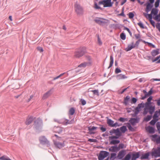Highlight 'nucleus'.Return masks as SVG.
I'll return each instance as SVG.
<instances>
[{
    "label": "nucleus",
    "mask_w": 160,
    "mask_h": 160,
    "mask_svg": "<svg viewBox=\"0 0 160 160\" xmlns=\"http://www.w3.org/2000/svg\"><path fill=\"white\" fill-rule=\"evenodd\" d=\"M151 154L152 157L155 158L160 157V146L157 147L156 148H153L151 152H148L145 154H142L140 158L141 160H144L148 159L149 156Z\"/></svg>",
    "instance_id": "obj_1"
},
{
    "label": "nucleus",
    "mask_w": 160,
    "mask_h": 160,
    "mask_svg": "<svg viewBox=\"0 0 160 160\" xmlns=\"http://www.w3.org/2000/svg\"><path fill=\"white\" fill-rule=\"evenodd\" d=\"M140 156V152H137L133 153L129 152L126 155L122 160H136Z\"/></svg>",
    "instance_id": "obj_2"
},
{
    "label": "nucleus",
    "mask_w": 160,
    "mask_h": 160,
    "mask_svg": "<svg viewBox=\"0 0 160 160\" xmlns=\"http://www.w3.org/2000/svg\"><path fill=\"white\" fill-rule=\"evenodd\" d=\"M42 125V120L41 118H38L34 121L33 128L36 132H40L41 131Z\"/></svg>",
    "instance_id": "obj_3"
},
{
    "label": "nucleus",
    "mask_w": 160,
    "mask_h": 160,
    "mask_svg": "<svg viewBox=\"0 0 160 160\" xmlns=\"http://www.w3.org/2000/svg\"><path fill=\"white\" fill-rule=\"evenodd\" d=\"M86 52V48L85 47H80L76 50L74 53V56L76 58H79L82 56Z\"/></svg>",
    "instance_id": "obj_4"
},
{
    "label": "nucleus",
    "mask_w": 160,
    "mask_h": 160,
    "mask_svg": "<svg viewBox=\"0 0 160 160\" xmlns=\"http://www.w3.org/2000/svg\"><path fill=\"white\" fill-rule=\"evenodd\" d=\"M112 0H103L100 1L98 2L99 5L102 4L104 8L110 7L112 6L113 2L111 1ZM114 1H116L117 0H113Z\"/></svg>",
    "instance_id": "obj_5"
},
{
    "label": "nucleus",
    "mask_w": 160,
    "mask_h": 160,
    "mask_svg": "<svg viewBox=\"0 0 160 160\" xmlns=\"http://www.w3.org/2000/svg\"><path fill=\"white\" fill-rule=\"evenodd\" d=\"M74 8L75 12L79 15H82L83 14L84 10L82 7L76 2L74 4Z\"/></svg>",
    "instance_id": "obj_6"
},
{
    "label": "nucleus",
    "mask_w": 160,
    "mask_h": 160,
    "mask_svg": "<svg viewBox=\"0 0 160 160\" xmlns=\"http://www.w3.org/2000/svg\"><path fill=\"white\" fill-rule=\"evenodd\" d=\"M39 140L40 143L42 145H46L48 147L50 145L49 142L44 136H42L40 137Z\"/></svg>",
    "instance_id": "obj_7"
},
{
    "label": "nucleus",
    "mask_w": 160,
    "mask_h": 160,
    "mask_svg": "<svg viewBox=\"0 0 160 160\" xmlns=\"http://www.w3.org/2000/svg\"><path fill=\"white\" fill-rule=\"evenodd\" d=\"M109 152L104 151H100L98 158L99 160H103L109 155Z\"/></svg>",
    "instance_id": "obj_8"
},
{
    "label": "nucleus",
    "mask_w": 160,
    "mask_h": 160,
    "mask_svg": "<svg viewBox=\"0 0 160 160\" xmlns=\"http://www.w3.org/2000/svg\"><path fill=\"white\" fill-rule=\"evenodd\" d=\"M125 154L126 151L124 150H121L119 152L117 156V160L122 159V160Z\"/></svg>",
    "instance_id": "obj_9"
},
{
    "label": "nucleus",
    "mask_w": 160,
    "mask_h": 160,
    "mask_svg": "<svg viewBox=\"0 0 160 160\" xmlns=\"http://www.w3.org/2000/svg\"><path fill=\"white\" fill-rule=\"evenodd\" d=\"M153 119L149 123L151 125L154 126L155 125L156 122L159 120L158 117L156 113H154L153 116Z\"/></svg>",
    "instance_id": "obj_10"
},
{
    "label": "nucleus",
    "mask_w": 160,
    "mask_h": 160,
    "mask_svg": "<svg viewBox=\"0 0 160 160\" xmlns=\"http://www.w3.org/2000/svg\"><path fill=\"white\" fill-rule=\"evenodd\" d=\"M144 5L146 7L145 11L147 13L149 12L151 10H152L153 7V4H151L148 2H147L146 3L144 4Z\"/></svg>",
    "instance_id": "obj_11"
},
{
    "label": "nucleus",
    "mask_w": 160,
    "mask_h": 160,
    "mask_svg": "<svg viewBox=\"0 0 160 160\" xmlns=\"http://www.w3.org/2000/svg\"><path fill=\"white\" fill-rule=\"evenodd\" d=\"M151 137L152 138V140L155 141L158 144L160 143V136L157 134L152 135Z\"/></svg>",
    "instance_id": "obj_12"
},
{
    "label": "nucleus",
    "mask_w": 160,
    "mask_h": 160,
    "mask_svg": "<svg viewBox=\"0 0 160 160\" xmlns=\"http://www.w3.org/2000/svg\"><path fill=\"white\" fill-rule=\"evenodd\" d=\"M63 128L59 126H54L53 128V130L54 132L60 133L62 132Z\"/></svg>",
    "instance_id": "obj_13"
},
{
    "label": "nucleus",
    "mask_w": 160,
    "mask_h": 160,
    "mask_svg": "<svg viewBox=\"0 0 160 160\" xmlns=\"http://www.w3.org/2000/svg\"><path fill=\"white\" fill-rule=\"evenodd\" d=\"M146 130L150 133H154L155 132V129L154 127L149 126L146 128Z\"/></svg>",
    "instance_id": "obj_14"
},
{
    "label": "nucleus",
    "mask_w": 160,
    "mask_h": 160,
    "mask_svg": "<svg viewBox=\"0 0 160 160\" xmlns=\"http://www.w3.org/2000/svg\"><path fill=\"white\" fill-rule=\"evenodd\" d=\"M144 107V103L142 102L139 104L137 107L135 108V110L138 113L141 111V108Z\"/></svg>",
    "instance_id": "obj_15"
},
{
    "label": "nucleus",
    "mask_w": 160,
    "mask_h": 160,
    "mask_svg": "<svg viewBox=\"0 0 160 160\" xmlns=\"http://www.w3.org/2000/svg\"><path fill=\"white\" fill-rule=\"evenodd\" d=\"M52 90L51 89L44 93L42 97V99L44 100L48 98L52 93Z\"/></svg>",
    "instance_id": "obj_16"
},
{
    "label": "nucleus",
    "mask_w": 160,
    "mask_h": 160,
    "mask_svg": "<svg viewBox=\"0 0 160 160\" xmlns=\"http://www.w3.org/2000/svg\"><path fill=\"white\" fill-rule=\"evenodd\" d=\"M100 19L105 20V19H104L102 18H99L98 19H95L94 21L96 23L100 25H103L104 24L106 23V22L104 21H102Z\"/></svg>",
    "instance_id": "obj_17"
},
{
    "label": "nucleus",
    "mask_w": 160,
    "mask_h": 160,
    "mask_svg": "<svg viewBox=\"0 0 160 160\" xmlns=\"http://www.w3.org/2000/svg\"><path fill=\"white\" fill-rule=\"evenodd\" d=\"M139 118H132L129 120V122L132 125H133L135 123H138L139 122Z\"/></svg>",
    "instance_id": "obj_18"
},
{
    "label": "nucleus",
    "mask_w": 160,
    "mask_h": 160,
    "mask_svg": "<svg viewBox=\"0 0 160 160\" xmlns=\"http://www.w3.org/2000/svg\"><path fill=\"white\" fill-rule=\"evenodd\" d=\"M160 49L157 48L155 50H153L151 52L152 55L153 57H155L158 55L159 53V51Z\"/></svg>",
    "instance_id": "obj_19"
},
{
    "label": "nucleus",
    "mask_w": 160,
    "mask_h": 160,
    "mask_svg": "<svg viewBox=\"0 0 160 160\" xmlns=\"http://www.w3.org/2000/svg\"><path fill=\"white\" fill-rule=\"evenodd\" d=\"M134 43L133 42H132L131 43V44L128 45V47L125 48V50L126 51L128 52L130 50H131L132 49L135 48V46H134Z\"/></svg>",
    "instance_id": "obj_20"
},
{
    "label": "nucleus",
    "mask_w": 160,
    "mask_h": 160,
    "mask_svg": "<svg viewBox=\"0 0 160 160\" xmlns=\"http://www.w3.org/2000/svg\"><path fill=\"white\" fill-rule=\"evenodd\" d=\"M116 79L118 80H119L120 79H124L127 78V76H126L124 75H122V74H119L118 75L116 76Z\"/></svg>",
    "instance_id": "obj_21"
},
{
    "label": "nucleus",
    "mask_w": 160,
    "mask_h": 160,
    "mask_svg": "<svg viewBox=\"0 0 160 160\" xmlns=\"http://www.w3.org/2000/svg\"><path fill=\"white\" fill-rule=\"evenodd\" d=\"M33 120V117L32 116H31L27 118L25 122V124L26 125H29L32 122Z\"/></svg>",
    "instance_id": "obj_22"
},
{
    "label": "nucleus",
    "mask_w": 160,
    "mask_h": 160,
    "mask_svg": "<svg viewBox=\"0 0 160 160\" xmlns=\"http://www.w3.org/2000/svg\"><path fill=\"white\" fill-rule=\"evenodd\" d=\"M55 146L59 149L64 147L63 143H62L58 142H56L54 143Z\"/></svg>",
    "instance_id": "obj_23"
},
{
    "label": "nucleus",
    "mask_w": 160,
    "mask_h": 160,
    "mask_svg": "<svg viewBox=\"0 0 160 160\" xmlns=\"http://www.w3.org/2000/svg\"><path fill=\"white\" fill-rule=\"evenodd\" d=\"M130 97L129 96H127L124 97L123 100V103L125 105H127L128 104V102L130 101Z\"/></svg>",
    "instance_id": "obj_24"
},
{
    "label": "nucleus",
    "mask_w": 160,
    "mask_h": 160,
    "mask_svg": "<svg viewBox=\"0 0 160 160\" xmlns=\"http://www.w3.org/2000/svg\"><path fill=\"white\" fill-rule=\"evenodd\" d=\"M111 140L110 142V145H117L120 142V141L118 140L115 139H111Z\"/></svg>",
    "instance_id": "obj_25"
},
{
    "label": "nucleus",
    "mask_w": 160,
    "mask_h": 160,
    "mask_svg": "<svg viewBox=\"0 0 160 160\" xmlns=\"http://www.w3.org/2000/svg\"><path fill=\"white\" fill-rule=\"evenodd\" d=\"M109 158L110 160H114L115 159H117L116 153L114 152L111 153Z\"/></svg>",
    "instance_id": "obj_26"
},
{
    "label": "nucleus",
    "mask_w": 160,
    "mask_h": 160,
    "mask_svg": "<svg viewBox=\"0 0 160 160\" xmlns=\"http://www.w3.org/2000/svg\"><path fill=\"white\" fill-rule=\"evenodd\" d=\"M158 12V9L156 8H153L152 10L151 13L152 15H153L154 16H155L157 15Z\"/></svg>",
    "instance_id": "obj_27"
},
{
    "label": "nucleus",
    "mask_w": 160,
    "mask_h": 160,
    "mask_svg": "<svg viewBox=\"0 0 160 160\" xmlns=\"http://www.w3.org/2000/svg\"><path fill=\"white\" fill-rule=\"evenodd\" d=\"M143 14L144 16L146 17V18L149 19V21L152 19V15L151 13L149 14L145 13H143Z\"/></svg>",
    "instance_id": "obj_28"
},
{
    "label": "nucleus",
    "mask_w": 160,
    "mask_h": 160,
    "mask_svg": "<svg viewBox=\"0 0 160 160\" xmlns=\"http://www.w3.org/2000/svg\"><path fill=\"white\" fill-rule=\"evenodd\" d=\"M113 57L112 55H111L110 56V62L109 66L108 67V69H109L113 65Z\"/></svg>",
    "instance_id": "obj_29"
},
{
    "label": "nucleus",
    "mask_w": 160,
    "mask_h": 160,
    "mask_svg": "<svg viewBox=\"0 0 160 160\" xmlns=\"http://www.w3.org/2000/svg\"><path fill=\"white\" fill-rule=\"evenodd\" d=\"M155 106H151L149 108H148V109L149 110V113L152 115V114L153 112H154L155 109Z\"/></svg>",
    "instance_id": "obj_30"
},
{
    "label": "nucleus",
    "mask_w": 160,
    "mask_h": 160,
    "mask_svg": "<svg viewBox=\"0 0 160 160\" xmlns=\"http://www.w3.org/2000/svg\"><path fill=\"white\" fill-rule=\"evenodd\" d=\"M143 92L145 94V95L141 97V99L142 100H144L147 97L150 96L148 94V92L146 91L145 90H143Z\"/></svg>",
    "instance_id": "obj_31"
},
{
    "label": "nucleus",
    "mask_w": 160,
    "mask_h": 160,
    "mask_svg": "<svg viewBox=\"0 0 160 160\" xmlns=\"http://www.w3.org/2000/svg\"><path fill=\"white\" fill-rule=\"evenodd\" d=\"M114 122V121L111 119H108L107 120V124L109 126L111 127H112Z\"/></svg>",
    "instance_id": "obj_32"
},
{
    "label": "nucleus",
    "mask_w": 160,
    "mask_h": 160,
    "mask_svg": "<svg viewBox=\"0 0 160 160\" xmlns=\"http://www.w3.org/2000/svg\"><path fill=\"white\" fill-rule=\"evenodd\" d=\"M119 130H120L121 132H122V133H124L126 131H127V127L125 126H123L122 127H120Z\"/></svg>",
    "instance_id": "obj_33"
},
{
    "label": "nucleus",
    "mask_w": 160,
    "mask_h": 160,
    "mask_svg": "<svg viewBox=\"0 0 160 160\" xmlns=\"http://www.w3.org/2000/svg\"><path fill=\"white\" fill-rule=\"evenodd\" d=\"M58 122L59 123L62 124L64 125H66L67 122V119L64 118H62L59 120L58 121Z\"/></svg>",
    "instance_id": "obj_34"
},
{
    "label": "nucleus",
    "mask_w": 160,
    "mask_h": 160,
    "mask_svg": "<svg viewBox=\"0 0 160 160\" xmlns=\"http://www.w3.org/2000/svg\"><path fill=\"white\" fill-rule=\"evenodd\" d=\"M108 150L110 152H116V145L111 146L109 148Z\"/></svg>",
    "instance_id": "obj_35"
},
{
    "label": "nucleus",
    "mask_w": 160,
    "mask_h": 160,
    "mask_svg": "<svg viewBox=\"0 0 160 160\" xmlns=\"http://www.w3.org/2000/svg\"><path fill=\"white\" fill-rule=\"evenodd\" d=\"M152 115H148L146 117L144 118L143 121H146V122H148L152 119Z\"/></svg>",
    "instance_id": "obj_36"
},
{
    "label": "nucleus",
    "mask_w": 160,
    "mask_h": 160,
    "mask_svg": "<svg viewBox=\"0 0 160 160\" xmlns=\"http://www.w3.org/2000/svg\"><path fill=\"white\" fill-rule=\"evenodd\" d=\"M88 64V62H84L82 63L78 66V67L80 68H85L87 65Z\"/></svg>",
    "instance_id": "obj_37"
},
{
    "label": "nucleus",
    "mask_w": 160,
    "mask_h": 160,
    "mask_svg": "<svg viewBox=\"0 0 160 160\" xmlns=\"http://www.w3.org/2000/svg\"><path fill=\"white\" fill-rule=\"evenodd\" d=\"M115 134L117 136H118L119 137H120L122 135V132H121L120 131L119 128H118L116 129Z\"/></svg>",
    "instance_id": "obj_38"
},
{
    "label": "nucleus",
    "mask_w": 160,
    "mask_h": 160,
    "mask_svg": "<svg viewBox=\"0 0 160 160\" xmlns=\"http://www.w3.org/2000/svg\"><path fill=\"white\" fill-rule=\"evenodd\" d=\"M153 18V19L158 22H160V12L158 14H157Z\"/></svg>",
    "instance_id": "obj_39"
},
{
    "label": "nucleus",
    "mask_w": 160,
    "mask_h": 160,
    "mask_svg": "<svg viewBox=\"0 0 160 160\" xmlns=\"http://www.w3.org/2000/svg\"><path fill=\"white\" fill-rule=\"evenodd\" d=\"M141 41H142L143 42L144 41L142 39H139L136 42L135 44L134 45V46H135V48L136 47L137 48H138L139 43Z\"/></svg>",
    "instance_id": "obj_40"
},
{
    "label": "nucleus",
    "mask_w": 160,
    "mask_h": 160,
    "mask_svg": "<svg viewBox=\"0 0 160 160\" xmlns=\"http://www.w3.org/2000/svg\"><path fill=\"white\" fill-rule=\"evenodd\" d=\"M120 137L116 135L115 136H110L109 137V141L111 140V139H118Z\"/></svg>",
    "instance_id": "obj_41"
},
{
    "label": "nucleus",
    "mask_w": 160,
    "mask_h": 160,
    "mask_svg": "<svg viewBox=\"0 0 160 160\" xmlns=\"http://www.w3.org/2000/svg\"><path fill=\"white\" fill-rule=\"evenodd\" d=\"M127 126L130 131L132 132L134 131V128L132 127L129 123H127Z\"/></svg>",
    "instance_id": "obj_42"
},
{
    "label": "nucleus",
    "mask_w": 160,
    "mask_h": 160,
    "mask_svg": "<svg viewBox=\"0 0 160 160\" xmlns=\"http://www.w3.org/2000/svg\"><path fill=\"white\" fill-rule=\"evenodd\" d=\"M120 37L121 39L125 40L126 38V36L124 32L121 33L120 34Z\"/></svg>",
    "instance_id": "obj_43"
},
{
    "label": "nucleus",
    "mask_w": 160,
    "mask_h": 160,
    "mask_svg": "<svg viewBox=\"0 0 160 160\" xmlns=\"http://www.w3.org/2000/svg\"><path fill=\"white\" fill-rule=\"evenodd\" d=\"M138 99L132 97L131 100V103L132 104H135L137 102Z\"/></svg>",
    "instance_id": "obj_44"
},
{
    "label": "nucleus",
    "mask_w": 160,
    "mask_h": 160,
    "mask_svg": "<svg viewBox=\"0 0 160 160\" xmlns=\"http://www.w3.org/2000/svg\"><path fill=\"white\" fill-rule=\"evenodd\" d=\"M75 112V110L73 108H71L69 110V114L71 115H72L74 114Z\"/></svg>",
    "instance_id": "obj_45"
},
{
    "label": "nucleus",
    "mask_w": 160,
    "mask_h": 160,
    "mask_svg": "<svg viewBox=\"0 0 160 160\" xmlns=\"http://www.w3.org/2000/svg\"><path fill=\"white\" fill-rule=\"evenodd\" d=\"M91 91L93 93L94 95H96L97 96H99L98 90H92Z\"/></svg>",
    "instance_id": "obj_46"
},
{
    "label": "nucleus",
    "mask_w": 160,
    "mask_h": 160,
    "mask_svg": "<svg viewBox=\"0 0 160 160\" xmlns=\"http://www.w3.org/2000/svg\"><path fill=\"white\" fill-rule=\"evenodd\" d=\"M96 36L98 38V44L100 45H101L102 44V42L101 41V39L99 37V35L98 34H97Z\"/></svg>",
    "instance_id": "obj_47"
},
{
    "label": "nucleus",
    "mask_w": 160,
    "mask_h": 160,
    "mask_svg": "<svg viewBox=\"0 0 160 160\" xmlns=\"http://www.w3.org/2000/svg\"><path fill=\"white\" fill-rule=\"evenodd\" d=\"M151 104V103L146 102L145 104H144V105H145V108H146L148 109V108H149L150 107L152 106Z\"/></svg>",
    "instance_id": "obj_48"
},
{
    "label": "nucleus",
    "mask_w": 160,
    "mask_h": 160,
    "mask_svg": "<svg viewBox=\"0 0 160 160\" xmlns=\"http://www.w3.org/2000/svg\"><path fill=\"white\" fill-rule=\"evenodd\" d=\"M143 42H144L145 43H148V45L149 46H151L152 47V48H155V46L154 45L152 44V43H150V42H146L145 41H143Z\"/></svg>",
    "instance_id": "obj_49"
},
{
    "label": "nucleus",
    "mask_w": 160,
    "mask_h": 160,
    "mask_svg": "<svg viewBox=\"0 0 160 160\" xmlns=\"http://www.w3.org/2000/svg\"><path fill=\"white\" fill-rule=\"evenodd\" d=\"M100 126L101 127L99 128L102 132H104L106 131V128L104 127L103 125H100Z\"/></svg>",
    "instance_id": "obj_50"
},
{
    "label": "nucleus",
    "mask_w": 160,
    "mask_h": 160,
    "mask_svg": "<svg viewBox=\"0 0 160 160\" xmlns=\"http://www.w3.org/2000/svg\"><path fill=\"white\" fill-rule=\"evenodd\" d=\"M118 120L121 122H124L126 121H127L128 119L127 118H124L122 117H120L118 119Z\"/></svg>",
    "instance_id": "obj_51"
},
{
    "label": "nucleus",
    "mask_w": 160,
    "mask_h": 160,
    "mask_svg": "<svg viewBox=\"0 0 160 160\" xmlns=\"http://www.w3.org/2000/svg\"><path fill=\"white\" fill-rule=\"evenodd\" d=\"M98 128V127L95 126H93L91 128L90 127H88V131H93Z\"/></svg>",
    "instance_id": "obj_52"
},
{
    "label": "nucleus",
    "mask_w": 160,
    "mask_h": 160,
    "mask_svg": "<svg viewBox=\"0 0 160 160\" xmlns=\"http://www.w3.org/2000/svg\"><path fill=\"white\" fill-rule=\"evenodd\" d=\"M138 25L139 26V27L142 29H144L145 28L144 27V26L143 24V23L142 22H141L140 21L138 23H137Z\"/></svg>",
    "instance_id": "obj_53"
},
{
    "label": "nucleus",
    "mask_w": 160,
    "mask_h": 160,
    "mask_svg": "<svg viewBox=\"0 0 160 160\" xmlns=\"http://www.w3.org/2000/svg\"><path fill=\"white\" fill-rule=\"evenodd\" d=\"M128 15L129 18L130 19L134 17V14L132 12H130Z\"/></svg>",
    "instance_id": "obj_54"
},
{
    "label": "nucleus",
    "mask_w": 160,
    "mask_h": 160,
    "mask_svg": "<svg viewBox=\"0 0 160 160\" xmlns=\"http://www.w3.org/2000/svg\"><path fill=\"white\" fill-rule=\"evenodd\" d=\"M124 8H123L122 9V12L121 13L119 14L118 15L123 16L124 17H126V15L124 14Z\"/></svg>",
    "instance_id": "obj_55"
},
{
    "label": "nucleus",
    "mask_w": 160,
    "mask_h": 160,
    "mask_svg": "<svg viewBox=\"0 0 160 160\" xmlns=\"http://www.w3.org/2000/svg\"><path fill=\"white\" fill-rule=\"evenodd\" d=\"M133 111L134 112V113L131 114V115L132 117H135L137 116L138 114L139 113L138 112L135 110H133Z\"/></svg>",
    "instance_id": "obj_56"
},
{
    "label": "nucleus",
    "mask_w": 160,
    "mask_h": 160,
    "mask_svg": "<svg viewBox=\"0 0 160 160\" xmlns=\"http://www.w3.org/2000/svg\"><path fill=\"white\" fill-rule=\"evenodd\" d=\"M88 141L90 142H97V140L96 139L89 138L88 139Z\"/></svg>",
    "instance_id": "obj_57"
},
{
    "label": "nucleus",
    "mask_w": 160,
    "mask_h": 160,
    "mask_svg": "<svg viewBox=\"0 0 160 160\" xmlns=\"http://www.w3.org/2000/svg\"><path fill=\"white\" fill-rule=\"evenodd\" d=\"M67 125L68 124H72L74 123V119H72L70 121H69V120L67 119Z\"/></svg>",
    "instance_id": "obj_58"
},
{
    "label": "nucleus",
    "mask_w": 160,
    "mask_h": 160,
    "mask_svg": "<svg viewBox=\"0 0 160 160\" xmlns=\"http://www.w3.org/2000/svg\"><path fill=\"white\" fill-rule=\"evenodd\" d=\"M94 5H95V8L96 9H100L101 10H102V8H101L100 7L98 6L97 3L95 2V3L94 4Z\"/></svg>",
    "instance_id": "obj_59"
},
{
    "label": "nucleus",
    "mask_w": 160,
    "mask_h": 160,
    "mask_svg": "<svg viewBox=\"0 0 160 160\" xmlns=\"http://www.w3.org/2000/svg\"><path fill=\"white\" fill-rule=\"evenodd\" d=\"M134 36L136 39H140L141 36L140 34H135Z\"/></svg>",
    "instance_id": "obj_60"
},
{
    "label": "nucleus",
    "mask_w": 160,
    "mask_h": 160,
    "mask_svg": "<svg viewBox=\"0 0 160 160\" xmlns=\"http://www.w3.org/2000/svg\"><path fill=\"white\" fill-rule=\"evenodd\" d=\"M156 126L158 131L160 130V124L159 122H157Z\"/></svg>",
    "instance_id": "obj_61"
},
{
    "label": "nucleus",
    "mask_w": 160,
    "mask_h": 160,
    "mask_svg": "<svg viewBox=\"0 0 160 160\" xmlns=\"http://www.w3.org/2000/svg\"><path fill=\"white\" fill-rule=\"evenodd\" d=\"M152 99V96H150L149 98L147 99V102L151 103V101Z\"/></svg>",
    "instance_id": "obj_62"
},
{
    "label": "nucleus",
    "mask_w": 160,
    "mask_h": 160,
    "mask_svg": "<svg viewBox=\"0 0 160 160\" xmlns=\"http://www.w3.org/2000/svg\"><path fill=\"white\" fill-rule=\"evenodd\" d=\"M121 72V71L120 69L118 68H117L115 69V72L117 74V73H120Z\"/></svg>",
    "instance_id": "obj_63"
},
{
    "label": "nucleus",
    "mask_w": 160,
    "mask_h": 160,
    "mask_svg": "<svg viewBox=\"0 0 160 160\" xmlns=\"http://www.w3.org/2000/svg\"><path fill=\"white\" fill-rule=\"evenodd\" d=\"M156 28L158 29L159 32H160V23L158 22L156 25Z\"/></svg>",
    "instance_id": "obj_64"
}]
</instances>
